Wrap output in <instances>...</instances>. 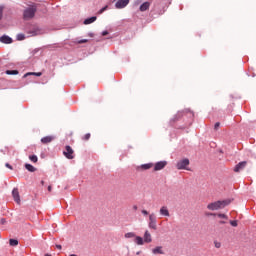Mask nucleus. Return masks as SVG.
<instances>
[{"label": "nucleus", "mask_w": 256, "mask_h": 256, "mask_svg": "<svg viewBox=\"0 0 256 256\" xmlns=\"http://www.w3.org/2000/svg\"><path fill=\"white\" fill-rule=\"evenodd\" d=\"M208 215H212V216H214V217H215V215H217V214H215V213H210V214H208Z\"/></svg>", "instance_id": "nucleus-41"}, {"label": "nucleus", "mask_w": 256, "mask_h": 256, "mask_svg": "<svg viewBox=\"0 0 256 256\" xmlns=\"http://www.w3.org/2000/svg\"><path fill=\"white\" fill-rule=\"evenodd\" d=\"M25 169H27V171H30V173H35V171H37V169L31 164H25Z\"/></svg>", "instance_id": "nucleus-19"}, {"label": "nucleus", "mask_w": 256, "mask_h": 256, "mask_svg": "<svg viewBox=\"0 0 256 256\" xmlns=\"http://www.w3.org/2000/svg\"><path fill=\"white\" fill-rule=\"evenodd\" d=\"M153 167V163H148V164H142L138 169H142V171H147Z\"/></svg>", "instance_id": "nucleus-16"}, {"label": "nucleus", "mask_w": 256, "mask_h": 256, "mask_svg": "<svg viewBox=\"0 0 256 256\" xmlns=\"http://www.w3.org/2000/svg\"><path fill=\"white\" fill-rule=\"evenodd\" d=\"M45 256H51V254H45Z\"/></svg>", "instance_id": "nucleus-42"}, {"label": "nucleus", "mask_w": 256, "mask_h": 256, "mask_svg": "<svg viewBox=\"0 0 256 256\" xmlns=\"http://www.w3.org/2000/svg\"><path fill=\"white\" fill-rule=\"evenodd\" d=\"M51 189H52L51 186H48V191H49V192H51Z\"/></svg>", "instance_id": "nucleus-40"}, {"label": "nucleus", "mask_w": 256, "mask_h": 256, "mask_svg": "<svg viewBox=\"0 0 256 256\" xmlns=\"http://www.w3.org/2000/svg\"><path fill=\"white\" fill-rule=\"evenodd\" d=\"M218 217H220V219H227V215L225 214H217Z\"/></svg>", "instance_id": "nucleus-32"}, {"label": "nucleus", "mask_w": 256, "mask_h": 256, "mask_svg": "<svg viewBox=\"0 0 256 256\" xmlns=\"http://www.w3.org/2000/svg\"><path fill=\"white\" fill-rule=\"evenodd\" d=\"M230 225H232V227H237L238 225L237 220H231Z\"/></svg>", "instance_id": "nucleus-29"}, {"label": "nucleus", "mask_w": 256, "mask_h": 256, "mask_svg": "<svg viewBox=\"0 0 256 256\" xmlns=\"http://www.w3.org/2000/svg\"><path fill=\"white\" fill-rule=\"evenodd\" d=\"M3 17V6H0V19Z\"/></svg>", "instance_id": "nucleus-34"}, {"label": "nucleus", "mask_w": 256, "mask_h": 256, "mask_svg": "<svg viewBox=\"0 0 256 256\" xmlns=\"http://www.w3.org/2000/svg\"><path fill=\"white\" fill-rule=\"evenodd\" d=\"M151 241H153V238H151V233L146 230L144 233V243H151Z\"/></svg>", "instance_id": "nucleus-13"}, {"label": "nucleus", "mask_w": 256, "mask_h": 256, "mask_svg": "<svg viewBox=\"0 0 256 256\" xmlns=\"http://www.w3.org/2000/svg\"><path fill=\"white\" fill-rule=\"evenodd\" d=\"M5 167H7V168L10 169L11 171H13V166H11V164L6 163V164H5Z\"/></svg>", "instance_id": "nucleus-33"}, {"label": "nucleus", "mask_w": 256, "mask_h": 256, "mask_svg": "<svg viewBox=\"0 0 256 256\" xmlns=\"http://www.w3.org/2000/svg\"><path fill=\"white\" fill-rule=\"evenodd\" d=\"M12 196L14 201L18 204L21 205V196H19V189L14 188L12 191Z\"/></svg>", "instance_id": "nucleus-6"}, {"label": "nucleus", "mask_w": 256, "mask_h": 256, "mask_svg": "<svg viewBox=\"0 0 256 256\" xmlns=\"http://www.w3.org/2000/svg\"><path fill=\"white\" fill-rule=\"evenodd\" d=\"M160 215H163L164 217H169V209H167V206H162L160 208Z\"/></svg>", "instance_id": "nucleus-14"}, {"label": "nucleus", "mask_w": 256, "mask_h": 256, "mask_svg": "<svg viewBox=\"0 0 256 256\" xmlns=\"http://www.w3.org/2000/svg\"><path fill=\"white\" fill-rule=\"evenodd\" d=\"M152 253H153V255H163L165 252H163L162 246H158V247L152 249Z\"/></svg>", "instance_id": "nucleus-12"}, {"label": "nucleus", "mask_w": 256, "mask_h": 256, "mask_svg": "<svg viewBox=\"0 0 256 256\" xmlns=\"http://www.w3.org/2000/svg\"><path fill=\"white\" fill-rule=\"evenodd\" d=\"M215 247H216V249H220L221 248V243L215 242Z\"/></svg>", "instance_id": "nucleus-35"}, {"label": "nucleus", "mask_w": 256, "mask_h": 256, "mask_svg": "<svg viewBox=\"0 0 256 256\" xmlns=\"http://www.w3.org/2000/svg\"><path fill=\"white\" fill-rule=\"evenodd\" d=\"M245 167H247V161H242L234 167V172L240 173V171H243V169H245Z\"/></svg>", "instance_id": "nucleus-8"}, {"label": "nucleus", "mask_w": 256, "mask_h": 256, "mask_svg": "<svg viewBox=\"0 0 256 256\" xmlns=\"http://www.w3.org/2000/svg\"><path fill=\"white\" fill-rule=\"evenodd\" d=\"M56 249L61 250V249H62V246H61V245H59V244H57V245H56Z\"/></svg>", "instance_id": "nucleus-38"}, {"label": "nucleus", "mask_w": 256, "mask_h": 256, "mask_svg": "<svg viewBox=\"0 0 256 256\" xmlns=\"http://www.w3.org/2000/svg\"><path fill=\"white\" fill-rule=\"evenodd\" d=\"M76 43H77L78 45H81V44H83V43H89V40H87V39L77 40Z\"/></svg>", "instance_id": "nucleus-26"}, {"label": "nucleus", "mask_w": 256, "mask_h": 256, "mask_svg": "<svg viewBox=\"0 0 256 256\" xmlns=\"http://www.w3.org/2000/svg\"><path fill=\"white\" fill-rule=\"evenodd\" d=\"M137 235L134 232H128L124 235L125 239H133L135 238Z\"/></svg>", "instance_id": "nucleus-21"}, {"label": "nucleus", "mask_w": 256, "mask_h": 256, "mask_svg": "<svg viewBox=\"0 0 256 256\" xmlns=\"http://www.w3.org/2000/svg\"><path fill=\"white\" fill-rule=\"evenodd\" d=\"M142 215H149V212L147 210H142Z\"/></svg>", "instance_id": "nucleus-37"}, {"label": "nucleus", "mask_w": 256, "mask_h": 256, "mask_svg": "<svg viewBox=\"0 0 256 256\" xmlns=\"http://www.w3.org/2000/svg\"><path fill=\"white\" fill-rule=\"evenodd\" d=\"M135 243L136 245H143L145 241L140 236H135Z\"/></svg>", "instance_id": "nucleus-20"}, {"label": "nucleus", "mask_w": 256, "mask_h": 256, "mask_svg": "<svg viewBox=\"0 0 256 256\" xmlns=\"http://www.w3.org/2000/svg\"><path fill=\"white\" fill-rule=\"evenodd\" d=\"M107 35H109V32H108L107 30H105V31L102 32V36H103V37H105V36H107Z\"/></svg>", "instance_id": "nucleus-36"}, {"label": "nucleus", "mask_w": 256, "mask_h": 256, "mask_svg": "<svg viewBox=\"0 0 256 256\" xmlns=\"http://www.w3.org/2000/svg\"><path fill=\"white\" fill-rule=\"evenodd\" d=\"M229 203H231V200L212 202L207 205V209H209V211H219V209H225Z\"/></svg>", "instance_id": "nucleus-1"}, {"label": "nucleus", "mask_w": 256, "mask_h": 256, "mask_svg": "<svg viewBox=\"0 0 256 256\" xmlns=\"http://www.w3.org/2000/svg\"><path fill=\"white\" fill-rule=\"evenodd\" d=\"M24 39H25V34H18L17 35V40L18 41H24Z\"/></svg>", "instance_id": "nucleus-25"}, {"label": "nucleus", "mask_w": 256, "mask_h": 256, "mask_svg": "<svg viewBox=\"0 0 256 256\" xmlns=\"http://www.w3.org/2000/svg\"><path fill=\"white\" fill-rule=\"evenodd\" d=\"M220 225H225V221H220Z\"/></svg>", "instance_id": "nucleus-39"}, {"label": "nucleus", "mask_w": 256, "mask_h": 256, "mask_svg": "<svg viewBox=\"0 0 256 256\" xmlns=\"http://www.w3.org/2000/svg\"><path fill=\"white\" fill-rule=\"evenodd\" d=\"M108 8L109 6H104L102 9H100V11L98 12L99 15H101V13H103L104 11H107Z\"/></svg>", "instance_id": "nucleus-30"}, {"label": "nucleus", "mask_w": 256, "mask_h": 256, "mask_svg": "<svg viewBox=\"0 0 256 256\" xmlns=\"http://www.w3.org/2000/svg\"><path fill=\"white\" fill-rule=\"evenodd\" d=\"M35 13H37V5H32L26 10H24L23 17L27 21L29 19H33L35 17Z\"/></svg>", "instance_id": "nucleus-2"}, {"label": "nucleus", "mask_w": 256, "mask_h": 256, "mask_svg": "<svg viewBox=\"0 0 256 256\" xmlns=\"http://www.w3.org/2000/svg\"><path fill=\"white\" fill-rule=\"evenodd\" d=\"M82 139L83 141H89L91 139V133H87Z\"/></svg>", "instance_id": "nucleus-27"}, {"label": "nucleus", "mask_w": 256, "mask_h": 256, "mask_svg": "<svg viewBox=\"0 0 256 256\" xmlns=\"http://www.w3.org/2000/svg\"><path fill=\"white\" fill-rule=\"evenodd\" d=\"M149 227L150 229H157V218L155 217V214L149 215Z\"/></svg>", "instance_id": "nucleus-5"}, {"label": "nucleus", "mask_w": 256, "mask_h": 256, "mask_svg": "<svg viewBox=\"0 0 256 256\" xmlns=\"http://www.w3.org/2000/svg\"><path fill=\"white\" fill-rule=\"evenodd\" d=\"M176 167L178 170L186 169L189 171L187 167H189V159L185 158L177 162Z\"/></svg>", "instance_id": "nucleus-3"}, {"label": "nucleus", "mask_w": 256, "mask_h": 256, "mask_svg": "<svg viewBox=\"0 0 256 256\" xmlns=\"http://www.w3.org/2000/svg\"><path fill=\"white\" fill-rule=\"evenodd\" d=\"M9 244L11 245V247H17V245H19V240H17V239H10L9 240Z\"/></svg>", "instance_id": "nucleus-22"}, {"label": "nucleus", "mask_w": 256, "mask_h": 256, "mask_svg": "<svg viewBox=\"0 0 256 256\" xmlns=\"http://www.w3.org/2000/svg\"><path fill=\"white\" fill-rule=\"evenodd\" d=\"M74 153L75 151H73L71 146H66L63 155L66 157V159H75V155H73Z\"/></svg>", "instance_id": "nucleus-4"}, {"label": "nucleus", "mask_w": 256, "mask_h": 256, "mask_svg": "<svg viewBox=\"0 0 256 256\" xmlns=\"http://www.w3.org/2000/svg\"><path fill=\"white\" fill-rule=\"evenodd\" d=\"M167 167V161H160L154 165V171H161Z\"/></svg>", "instance_id": "nucleus-9"}, {"label": "nucleus", "mask_w": 256, "mask_h": 256, "mask_svg": "<svg viewBox=\"0 0 256 256\" xmlns=\"http://www.w3.org/2000/svg\"><path fill=\"white\" fill-rule=\"evenodd\" d=\"M1 43H6V45H9L13 43V39L7 35H4L0 38Z\"/></svg>", "instance_id": "nucleus-11"}, {"label": "nucleus", "mask_w": 256, "mask_h": 256, "mask_svg": "<svg viewBox=\"0 0 256 256\" xmlns=\"http://www.w3.org/2000/svg\"><path fill=\"white\" fill-rule=\"evenodd\" d=\"M52 141H55L54 136H45L41 139V143H43V145H48V143H51Z\"/></svg>", "instance_id": "nucleus-10"}, {"label": "nucleus", "mask_w": 256, "mask_h": 256, "mask_svg": "<svg viewBox=\"0 0 256 256\" xmlns=\"http://www.w3.org/2000/svg\"><path fill=\"white\" fill-rule=\"evenodd\" d=\"M45 182L44 181H41V184L43 185Z\"/></svg>", "instance_id": "nucleus-43"}, {"label": "nucleus", "mask_w": 256, "mask_h": 256, "mask_svg": "<svg viewBox=\"0 0 256 256\" xmlns=\"http://www.w3.org/2000/svg\"><path fill=\"white\" fill-rule=\"evenodd\" d=\"M30 75H35L36 77H41V75H43V73H41V72H28V73L24 74L23 77L25 79V78L29 77Z\"/></svg>", "instance_id": "nucleus-18"}, {"label": "nucleus", "mask_w": 256, "mask_h": 256, "mask_svg": "<svg viewBox=\"0 0 256 256\" xmlns=\"http://www.w3.org/2000/svg\"><path fill=\"white\" fill-rule=\"evenodd\" d=\"M6 75H19L18 70H6Z\"/></svg>", "instance_id": "nucleus-23"}, {"label": "nucleus", "mask_w": 256, "mask_h": 256, "mask_svg": "<svg viewBox=\"0 0 256 256\" xmlns=\"http://www.w3.org/2000/svg\"><path fill=\"white\" fill-rule=\"evenodd\" d=\"M97 21V17L93 16L91 18H87L84 20V25H91V23H95Z\"/></svg>", "instance_id": "nucleus-17"}, {"label": "nucleus", "mask_w": 256, "mask_h": 256, "mask_svg": "<svg viewBox=\"0 0 256 256\" xmlns=\"http://www.w3.org/2000/svg\"><path fill=\"white\" fill-rule=\"evenodd\" d=\"M29 34H30V37H35L36 35H39L37 30L31 31V32H29Z\"/></svg>", "instance_id": "nucleus-28"}, {"label": "nucleus", "mask_w": 256, "mask_h": 256, "mask_svg": "<svg viewBox=\"0 0 256 256\" xmlns=\"http://www.w3.org/2000/svg\"><path fill=\"white\" fill-rule=\"evenodd\" d=\"M151 7V2H144L141 6H140V11L144 12V11H148V9Z\"/></svg>", "instance_id": "nucleus-15"}, {"label": "nucleus", "mask_w": 256, "mask_h": 256, "mask_svg": "<svg viewBox=\"0 0 256 256\" xmlns=\"http://www.w3.org/2000/svg\"><path fill=\"white\" fill-rule=\"evenodd\" d=\"M219 127H221V123L216 122L214 125V130L217 131L219 129Z\"/></svg>", "instance_id": "nucleus-31"}, {"label": "nucleus", "mask_w": 256, "mask_h": 256, "mask_svg": "<svg viewBox=\"0 0 256 256\" xmlns=\"http://www.w3.org/2000/svg\"><path fill=\"white\" fill-rule=\"evenodd\" d=\"M129 5V0H118L115 4L116 9H125Z\"/></svg>", "instance_id": "nucleus-7"}, {"label": "nucleus", "mask_w": 256, "mask_h": 256, "mask_svg": "<svg viewBox=\"0 0 256 256\" xmlns=\"http://www.w3.org/2000/svg\"><path fill=\"white\" fill-rule=\"evenodd\" d=\"M29 159H30V161H32V163H37V161H38V158L36 155L29 156Z\"/></svg>", "instance_id": "nucleus-24"}]
</instances>
